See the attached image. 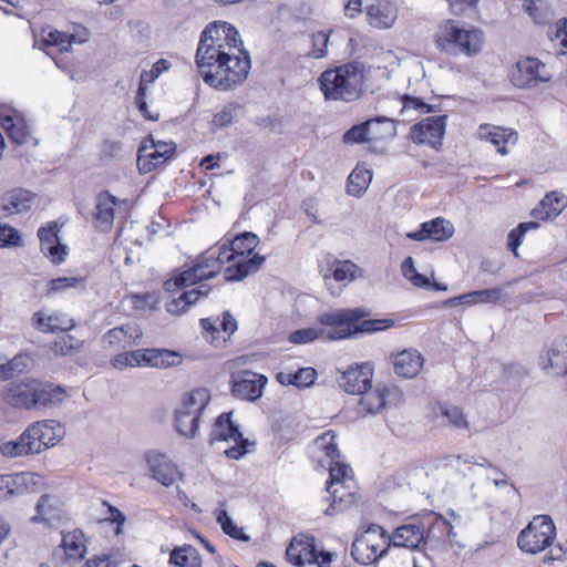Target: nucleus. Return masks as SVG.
<instances>
[{
  "instance_id": "obj_1",
  "label": "nucleus",
  "mask_w": 567,
  "mask_h": 567,
  "mask_svg": "<svg viewBox=\"0 0 567 567\" xmlns=\"http://www.w3.org/2000/svg\"><path fill=\"white\" fill-rule=\"evenodd\" d=\"M196 64L206 84L226 91L247 79L250 56L238 30L228 22L215 21L202 32Z\"/></svg>"
},
{
  "instance_id": "obj_2",
  "label": "nucleus",
  "mask_w": 567,
  "mask_h": 567,
  "mask_svg": "<svg viewBox=\"0 0 567 567\" xmlns=\"http://www.w3.org/2000/svg\"><path fill=\"white\" fill-rule=\"evenodd\" d=\"M315 444L330 460L326 488L330 505L324 509V514L331 516L343 512L354 502V495L350 491L353 481L352 470L339 460L340 452L334 442V435L330 431L318 436Z\"/></svg>"
},
{
  "instance_id": "obj_3",
  "label": "nucleus",
  "mask_w": 567,
  "mask_h": 567,
  "mask_svg": "<svg viewBox=\"0 0 567 567\" xmlns=\"http://www.w3.org/2000/svg\"><path fill=\"white\" fill-rule=\"evenodd\" d=\"M367 81L365 65L350 62L323 71L319 78L320 90L326 100L352 102L363 93Z\"/></svg>"
},
{
  "instance_id": "obj_4",
  "label": "nucleus",
  "mask_w": 567,
  "mask_h": 567,
  "mask_svg": "<svg viewBox=\"0 0 567 567\" xmlns=\"http://www.w3.org/2000/svg\"><path fill=\"white\" fill-rule=\"evenodd\" d=\"M367 313L360 309H337L321 313L318 318L322 326L331 327L327 337L329 340L350 338L355 333H372L383 331L394 324L392 319H367Z\"/></svg>"
},
{
  "instance_id": "obj_5",
  "label": "nucleus",
  "mask_w": 567,
  "mask_h": 567,
  "mask_svg": "<svg viewBox=\"0 0 567 567\" xmlns=\"http://www.w3.org/2000/svg\"><path fill=\"white\" fill-rule=\"evenodd\" d=\"M230 261H236V257L227 240L207 249L193 267L182 271L174 279L166 280L164 287L167 291H173L175 288L194 286L202 280L215 277L221 270L223 265Z\"/></svg>"
},
{
  "instance_id": "obj_6",
  "label": "nucleus",
  "mask_w": 567,
  "mask_h": 567,
  "mask_svg": "<svg viewBox=\"0 0 567 567\" xmlns=\"http://www.w3.org/2000/svg\"><path fill=\"white\" fill-rule=\"evenodd\" d=\"M450 528V523L446 519L431 513L422 519H413L408 524L399 526L389 536V545L421 549L422 545H425L427 542L440 540Z\"/></svg>"
},
{
  "instance_id": "obj_7",
  "label": "nucleus",
  "mask_w": 567,
  "mask_h": 567,
  "mask_svg": "<svg viewBox=\"0 0 567 567\" xmlns=\"http://www.w3.org/2000/svg\"><path fill=\"white\" fill-rule=\"evenodd\" d=\"M259 241V237L250 231H244L234 239L228 240L236 259H239L225 269V279L227 281L241 280L260 269L266 260L264 256L255 254L250 258H245V256L250 255L255 250Z\"/></svg>"
},
{
  "instance_id": "obj_8",
  "label": "nucleus",
  "mask_w": 567,
  "mask_h": 567,
  "mask_svg": "<svg viewBox=\"0 0 567 567\" xmlns=\"http://www.w3.org/2000/svg\"><path fill=\"white\" fill-rule=\"evenodd\" d=\"M483 32L473 27L464 28L453 21L441 27L437 35L439 47L451 54L473 56L480 53L483 45Z\"/></svg>"
},
{
  "instance_id": "obj_9",
  "label": "nucleus",
  "mask_w": 567,
  "mask_h": 567,
  "mask_svg": "<svg viewBox=\"0 0 567 567\" xmlns=\"http://www.w3.org/2000/svg\"><path fill=\"white\" fill-rule=\"evenodd\" d=\"M210 401L208 390L198 388L185 394L175 411V429L188 439L195 437L199 429V419Z\"/></svg>"
},
{
  "instance_id": "obj_10",
  "label": "nucleus",
  "mask_w": 567,
  "mask_h": 567,
  "mask_svg": "<svg viewBox=\"0 0 567 567\" xmlns=\"http://www.w3.org/2000/svg\"><path fill=\"white\" fill-rule=\"evenodd\" d=\"M389 547V535L384 528L372 524L353 540L351 556L361 565H370L384 556Z\"/></svg>"
},
{
  "instance_id": "obj_11",
  "label": "nucleus",
  "mask_w": 567,
  "mask_h": 567,
  "mask_svg": "<svg viewBox=\"0 0 567 567\" xmlns=\"http://www.w3.org/2000/svg\"><path fill=\"white\" fill-rule=\"evenodd\" d=\"M179 362V354L167 349H138L116 354L112 360V365L120 370L127 367L168 368L177 365Z\"/></svg>"
},
{
  "instance_id": "obj_12",
  "label": "nucleus",
  "mask_w": 567,
  "mask_h": 567,
  "mask_svg": "<svg viewBox=\"0 0 567 567\" xmlns=\"http://www.w3.org/2000/svg\"><path fill=\"white\" fill-rule=\"evenodd\" d=\"M556 536V527L547 515H539L524 528L518 537V547L528 554H538L549 547Z\"/></svg>"
},
{
  "instance_id": "obj_13",
  "label": "nucleus",
  "mask_w": 567,
  "mask_h": 567,
  "mask_svg": "<svg viewBox=\"0 0 567 567\" xmlns=\"http://www.w3.org/2000/svg\"><path fill=\"white\" fill-rule=\"evenodd\" d=\"M230 413H223L216 420L214 427L210 432V444L216 442L233 441L234 445L225 450L228 458L238 460L247 453L248 440L243 437L238 426H236L230 417Z\"/></svg>"
},
{
  "instance_id": "obj_14",
  "label": "nucleus",
  "mask_w": 567,
  "mask_h": 567,
  "mask_svg": "<svg viewBox=\"0 0 567 567\" xmlns=\"http://www.w3.org/2000/svg\"><path fill=\"white\" fill-rule=\"evenodd\" d=\"M551 73L546 64L536 58L527 56L518 60L511 72L512 83L520 89H530L539 83L548 82Z\"/></svg>"
},
{
  "instance_id": "obj_15",
  "label": "nucleus",
  "mask_w": 567,
  "mask_h": 567,
  "mask_svg": "<svg viewBox=\"0 0 567 567\" xmlns=\"http://www.w3.org/2000/svg\"><path fill=\"white\" fill-rule=\"evenodd\" d=\"M173 142L154 141L152 137L142 143L137 152V168L141 174H148L167 162L175 153Z\"/></svg>"
},
{
  "instance_id": "obj_16",
  "label": "nucleus",
  "mask_w": 567,
  "mask_h": 567,
  "mask_svg": "<svg viewBox=\"0 0 567 567\" xmlns=\"http://www.w3.org/2000/svg\"><path fill=\"white\" fill-rule=\"evenodd\" d=\"M267 383L268 379L266 375L250 370H241L230 375L233 395L250 402L258 400L262 395Z\"/></svg>"
},
{
  "instance_id": "obj_17",
  "label": "nucleus",
  "mask_w": 567,
  "mask_h": 567,
  "mask_svg": "<svg viewBox=\"0 0 567 567\" xmlns=\"http://www.w3.org/2000/svg\"><path fill=\"white\" fill-rule=\"evenodd\" d=\"M446 115L429 116L411 127V138L416 144H426L433 148L442 145L446 127Z\"/></svg>"
},
{
  "instance_id": "obj_18",
  "label": "nucleus",
  "mask_w": 567,
  "mask_h": 567,
  "mask_svg": "<svg viewBox=\"0 0 567 567\" xmlns=\"http://www.w3.org/2000/svg\"><path fill=\"white\" fill-rule=\"evenodd\" d=\"M61 227L58 221H51L38 230L41 252L56 265L65 260L69 251L68 246L62 244L59 237Z\"/></svg>"
},
{
  "instance_id": "obj_19",
  "label": "nucleus",
  "mask_w": 567,
  "mask_h": 567,
  "mask_svg": "<svg viewBox=\"0 0 567 567\" xmlns=\"http://www.w3.org/2000/svg\"><path fill=\"white\" fill-rule=\"evenodd\" d=\"M148 472L155 481L168 487L172 486L178 475V468L165 453L156 450L147 451L144 454Z\"/></svg>"
},
{
  "instance_id": "obj_20",
  "label": "nucleus",
  "mask_w": 567,
  "mask_h": 567,
  "mask_svg": "<svg viewBox=\"0 0 567 567\" xmlns=\"http://www.w3.org/2000/svg\"><path fill=\"white\" fill-rule=\"evenodd\" d=\"M31 440L35 443L37 453L54 446L63 436L62 425L55 420L37 421L27 427Z\"/></svg>"
},
{
  "instance_id": "obj_21",
  "label": "nucleus",
  "mask_w": 567,
  "mask_h": 567,
  "mask_svg": "<svg viewBox=\"0 0 567 567\" xmlns=\"http://www.w3.org/2000/svg\"><path fill=\"white\" fill-rule=\"evenodd\" d=\"M373 377V368L369 362L349 367L338 382L343 390L350 394L363 393L364 390L371 388Z\"/></svg>"
},
{
  "instance_id": "obj_22",
  "label": "nucleus",
  "mask_w": 567,
  "mask_h": 567,
  "mask_svg": "<svg viewBox=\"0 0 567 567\" xmlns=\"http://www.w3.org/2000/svg\"><path fill=\"white\" fill-rule=\"evenodd\" d=\"M0 124L10 140L18 145L27 144L32 140L31 128L25 117L16 110L0 107Z\"/></svg>"
},
{
  "instance_id": "obj_23",
  "label": "nucleus",
  "mask_w": 567,
  "mask_h": 567,
  "mask_svg": "<svg viewBox=\"0 0 567 567\" xmlns=\"http://www.w3.org/2000/svg\"><path fill=\"white\" fill-rule=\"evenodd\" d=\"M37 379L28 378L11 382L3 391V401L17 409L33 410Z\"/></svg>"
},
{
  "instance_id": "obj_24",
  "label": "nucleus",
  "mask_w": 567,
  "mask_h": 567,
  "mask_svg": "<svg viewBox=\"0 0 567 567\" xmlns=\"http://www.w3.org/2000/svg\"><path fill=\"white\" fill-rule=\"evenodd\" d=\"M35 194L25 188H14L0 197V210L10 216L29 212L35 202Z\"/></svg>"
},
{
  "instance_id": "obj_25",
  "label": "nucleus",
  "mask_w": 567,
  "mask_h": 567,
  "mask_svg": "<svg viewBox=\"0 0 567 567\" xmlns=\"http://www.w3.org/2000/svg\"><path fill=\"white\" fill-rule=\"evenodd\" d=\"M477 135L480 140L493 144L502 155H506L507 146L515 145L518 140V134L514 130L492 124L480 125Z\"/></svg>"
},
{
  "instance_id": "obj_26",
  "label": "nucleus",
  "mask_w": 567,
  "mask_h": 567,
  "mask_svg": "<svg viewBox=\"0 0 567 567\" xmlns=\"http://www.w3.org/2000/svg\"><path fill=\"white\" fill-rule=\"evenodd\" d=\"M117 203L118 199L107 192H101L96 196L93 213V225L95 229L102 233H109L112 229Z\"/></svg>"
},
{
  "instance_id": "obj_27",
  "label": "nucleus",
  "mask_w": 567,
  "mask_h": 567,
  "mask_svg": "<svg viewBox=\"0 0 567 567\" xmlns=\"http://www.w3.org/2000/svg\"><path fill=\"white\" fill-rule=\"evenodd\" d=\"M66 398L65 389L37 379L33 410H48L59 406Z\"/></svg>"
},
{
  "instance_id": "obj_28",
  "label": "nucleus",
  "mask_w": 567,
  "mask_h": 567,
  "mask_svg": "<svg viewBox=\"0 0 567 567\" xmlns=\"http://www.w3.org/2000/svg\"><path fill=\"white\" fill-rule=\"evenodd\" d=\"M454 227L451 221L437 217L431 221H425L421 225L420 229L406 234V237L412 240H426L444 241L453 236Z\"/></svg>"
},
{
  "instance_id": "obj_29",
  "label": "nucleus",
  "mask_w": 567,
  "mask_h": 567,
  "mask_svg": "<svg viewBox=\"0 0 567 567\" xmlns=\"http://www.w3.org/2000/svg\"><path fill=\"white\" fill-rule=\"evenodd\" d=\"M142 331L135 323H126L109 330L103 340L110 348L127 349L140 343Z\"/></svg>"
},
{
  "instance_id": "obj_30",
  "label": "nucleus",
  "mask_w": 567,
  "mask_h": 567,
  "mask_svg": "<svg viewBox=\"0 0 567 567\" xmlns=\"http://www.w3.org/2000/svg\"><path fill=\"white\" fill-rule=\"evenodd\" d=\"M169 66L168 61L161 59L158 60L150 71H143L140 78L138 90L135 96V104L141 114L147 120H156L147 111L146 89L148 83H153L164 70Z\"/></svg>"
},
{
  "instance_id": "obj_31",
  "label": "nucleus",
  "mask_w": 567,
  "mask_h": 567,
  "mask_svg": "<svg viewBox=\"0 0 567 567\" xmlns=\"http://www.w3.org/2000/svg\"><path fill=\"white\" fill-rule=\"evenodd\" d=\"M391 394L399 395L400 393L396 389L389 390L381 385L368 388L363 393H359V395H361L359 402L360 412H365L368 414L379 413L385 406L386 396Z\"/></svg>"
},
{
  "instance_id": "obj_32",
  "label": "nucleus",
  "mask_w": 567,
  "mask_h": 567,
  "mask_svg": "<svg viewBox=\"0 0 567 567\" xmlns=\"http://www.w3.org/2000/svg\"><path fill=\"white\" fill-rule=\"evenodd\" d=\"M367 17L370 25L378 29H389L396 20V8L389 1L377 0L367 7Z\"/></svg>"
},
{
  "instance_id": "obj_33",
  "label": "nucleus",
  "mask_w": 567,
  "mask_h": 567,
  "mask_svg": "<svg viewBox=\"0 0 567 567\" xmlns=\"http://www.w3.org/2000/svg\"><path fill=\"white\" fill-rule=\"evenodd\" d=\"M10 494L23 495L25 493H39L45 486L44 477L33 472H20L9 475Z\"/></svg>"
},
{
  "instance_id": "obj_34",
  "label": "nucleus",
  "mask_w": 567,
  "mask_h": 567,
  "mask_svg": "<svg viewBox=\"0 0 567 567\" xmlns=\"http://www.w3.org/2000/svg\"><path fill=\"white\" fill-rule=\"evenodd\" d=\"M566 206L567 198L563 194L550 192L532 210L530 215L536 219L548 220L557 217Z\"/></svg>"
},
{
  "instance_id": "obj_35",
  "label": "nucleus",
  "mask_w": 567,
  "mask_h": 567,
  "mask_svg": "<svg viewBox=\"0 0 567 567\" xmlns=\"http://www.w3.org/2000/svg\"><path fill=\"white\" fill-rule=\"evenodd\" d=\"M394 371L404 378H414L423 367V358L416 350H404L393 361Z\"/></svg>"
},
{
  "instance_id": "obj_36",
  "label": "nucleus",
  "mask_w": 567,
  "mask_h": 567,
  "mask_svg": "<svg viewBox=\"0 0 567 567\" xmlns=\"http://www.w3.org/2000/svg\"><path fill=\"white\" fill-rule=\"evenodd\" d=\"M286 556L296 566L313 564V560H316L315 539L298 540L295 538L288 546Z\"/></svg>"
},
{
  "instance_id": "obj_37",
  "label": "nucleus",
  "mask_w": 567,
  "mask_h": 567,
  "mask_svg": "<svg viewBox=\"0 0 567 567\" xmlns=\"http://www.w3.org/2000/svg\"><path fill=\"white\" fill-rule=\"evenodd\" d=\"M35 443L31 440L25 429L19 437L0 444V453L4 457H21L30 454H38Z\"/></svg>"
},
{
  "instance_id": "obj_38",
  "label": "nucleus",
  "mask_w": 567,
  "mask_h": 567,
  "mask_svg": "<svg viewBox=\"0 0 567 567\" xmlns=\"http://www.w3.org/2000/svg\"><path fill=\"white\" fill-rule=\"evenodd\" d=\"M210 287L207 284H202L197 288L185 291L178 298L173 299L167 303L166 310L172 315L184 313L189 306L194 305L202 297L208 295Z\"/></svg>"
},
{
  "instance_id": "obj_39",
  "label": "nucleus",
  "mask_w": 567,
  "mask_h": 567,
  "mask_svg": "<svg viewBox=\"0 0 567 567\" xmlns=\"http://www.w3.org/2000/svg\"><path fill=\"white\" fill-rule=\"evenodd\" d=\"M200 326L206 333V339L210 338V342L215 341V334L219 333V328L228 336L237 330L236 319L228 312L223 313V319L205 318L200 320Z\"/></svg>"
},
{
  "instance_id": "obj_40",
  "label": "nucleus",
  "mask_w": 567,
  "mask_h": 567,
  "mask_svg": "<svg viewBox=\"0 0 567 567\" xmlns=\"http://www.w3.org/2000/svg\"><path fill=\"white\" fill-rule=\"evenodd\" d=\"M61 547L66 558L80 560L86 553L84 534L80 529L62 533Z\"/></svg>"
},
{
  "instance_id": "obj_41",
  "label": "nucleus",
  "mask_w": 567,
  "mask_h": 567,
  "mask_svg": "<svg viewBox=\"0 0 567 567\" xmlns=\"http://www.w3.org/2000/svg\"><path fill=\"white\" fill-rule=\"evenodd\" d=\"M377 121H364L360 124L353 125L343 134V143L363 144L378 142V138L381 137V134L378 135V133L372 130V126Z\"/></svg>"
},
{
  "instance_id": "obj_42",
  "label": "nucleus",
  "mask_w": 567,
  "mask_h": 567,
  "mask_svg": "<svg viewBox=\"0 0 567 567\" xmlns=\"http://www.w3.org/2000/svg\"><path fill=\"white\" fill-rule=\"evenodd\" d=\"M169 563L173 567H202V556L192 545H183L171 551Z\"/></svg>"
},
{
  "instance_id": "obj_43",
  "label": "nucleus",
  "mask_w": 567,
  "mask_h": 567,
  "mask_svg": "<svg viewBox=\"0 0 567 567\" xmlns=\"http://www.w3.org/2000/svg\"><path fill=\"white\" fill-rule=\"evenodd\" d=\"M558 368L567 372V338L555 340L548 350V363H542V369Z\"/></svg>"
},
{
  "instance_id": "obj_44",
  "label": "nucleus",
  "mask_w": 567,
  "mask_h": 567,
  "mask_svg": "<svg viewBox=\"0 0 567 567\" xmlns=\"http://www.w3.org/2000/svg\"><path fill=\"white\" fill-rule=\"evenodd\" d=\"M31 358L25 353H18L10 361L0 364V380H9L16 374L23 373L29 369Z\"/></svg>"
},
{
  "instance_id": "obj_45",
  "label": "nucleus",
  "mask_w": 567,
  "mask_h": 567,
  "mask_svg": "<svg viewBox=\"0 0 567 567\" xmlns=\"http://www.w3.org/2000/svg\"><path fill=\"white\" fill-rule=\"evenodd\" d=\"M372 175L368 169L354 168L348 177L347 190L349 195L361 196L368 188Z\"/></svg>"
},
{
  "instance_id": "obj_46",
  "label": "nucleus",
  "mask_w": 567,
  "mask_h": 567,
  "mask_svg": "<svg viewBox=\"0 0 567 567\" xmlns=\"http://www.w3.org/2000/svg\"><path fill=\"white\" fill-rule=\"evenodd\" d=\"M215 516L217 523L220 525L223 532L230 536L234 539L248 542L250 537L245 534L244 529L241 527H238L231 517L228 515V513L225 509H216Z\"/></svg>"
},
{
  "instance_id": "obj_47",
  "label": "nucleus",
  "mask_w": 567,
  "mask_h": 567,
  "mask_svg": "<svg viewBox=\"0 0 567 567\" xmlns=\"http://www.w3.org/2000/svg\"><path fill=\"white\" fill-rule=\"evenodd\" d=\"M82 347V340L76 339L71 334H64L59 340L53 342L51 350L56 355L66 357L76 354L81 351Z\"/></svg>"
},
{
  "instance_id": "obj_48",
  "label": "nucleus",
  "mask_w": 567,
  "mask_h": 567,
  "mask_svg": "<svg viewBox=\"0 0 567 567\" xmlns=\"http://www.w3.org/2000/svg\"><path fill=\"white\" fill-rule=\"evenodd\" d=\"M243 113V106L238 103H228L214 115L213 125L215 127L229 126L236 121Z\"/></svg>"
},
{
  "instance_id": "obj_49",
  "label": "nucleus",
  "mask_w": 567,
  "mask_h": 567,
  "mask_svg": "<svg viewBox=\"0 0 567 567\" xmlns=\"http://www.w3.org/2000/svg\"><path fill=\"white\" fill-rule=\"evenodd\" d=\"M331 271L336 281H351L357 278L360 268L351 260H334L331 265Z\"/></svg>"
},
{
  "instance_id": "obj_50",
  "label": "nucleus",
  "mask_w": 567,
  "mask_h": 567,
  "mask_svg": "<svg viewBox=\"0 0 567 567\" xmlns=\"http://www.w3.org/2000/svg\"><path fill=\"white\" fill-rule=\"evenodd\" d=\"M539 227L537 221L520 223L516 228L512 229L507 236V247L517 257V249L523 241L525 234L529 229Z\"/></svg>"
},
{
  "instance_id": "obj_51",
  "label": "nucleus",
  "mask_w": 567,
  "mask_h": 567,
  "mask_svg": "<svg viewBox=\"0 0 567 567\" xmlns=\"http://www.w3.org/2000/svg\"><path fill=\"white\" fill-rule=\"evenodd\" d=\"M331 327L329 329H316V328H307L296 330L289 336V341L295 344L309 343L319 338L328 339L327 334L330 332Z\"/></svg>"
},
{
  "instance_id": "obj_52",
  "label": "nucleus",
  "mask_w": 567,
  "mask_h": 567,
  "mask_svg": "<svg viewBox=\"0 0 567 567\" xmlns=\"http://www.w3.org/2000/svg\"><path fill=\"white\" fill-rule=\"evenodd\" d=\"M441 414L446 417L449 424L455 429H468V421L466 420L463 410L454 405H440Z\"/></svg>"
},
{
  "instance_id": "obj_53",
  "label": "nucleus",
  "mask_w": 567,
  "mask_h": 567,
  "mask_svg": "<svg viewBox=\"0 0 567 567\" xmlns=\"http://www.w3.org/2000/svg\"><path fill=\"white\" fill-rule=\"evenodd\" d=\"M43 42L47 47H56L63 52L68 51L72 43L75 42V35H68L58 30H51L43 38Z\"/></svg>"
},
{
  "instance_id": "obj_54",
  "label": "nucleus",
  "mask_w": 567,
  "mask_h": 567,
  "mask_svg": "<svg viewBox=\"0 0 567 567\" xmlns=\"http://www.w3.org/2000/svg\"><path fill=\"white\" fill-rule=\"evenodd\" d=\"M55 319V317L45 316L41 311L35 312L32 318L33 327L42 333L68 331V327L53 323Z\"/></svg>"
},
{
  "instance_id": "obj_55",
  "label": "nucleus",
  "mask_w": 567,
  "mask_h": 567,
  "mask_svg": "<svg viewBox=\"0 0 567 567\" xmlns=\"http://www.w3.org/2000/svg\"><path fill=\"white\" fill-rule=\"evenodd\" d=\"M329 42V33L324 31L316 32L311 35V50L308 55L313 59H321L327 54V45Z\"/></svg>"
},
{
  "instance_id": "obj_56",
  "label": "nucleus",
  "mask_w": 567,
  "mask_h": 567,
  "mask_svg": "<svg viewBox=\"0 0 567 567\" xmlns=\"http://www.w3.org/2000/svg\"><path fill=\"white\" fill-rule=\"evenodd\" d=\"M369 121H377V123L372 126V130L375 131L378 135L381 134V137L378 138V142L388 138H393L395 136L396 132L393 120L386 116H377L370 118Z\"/></svg>"
},
{
  "instance_id": "obj_57",
  "label": "nucleus",
  "mask_w": 567,
  "mask_h": 567,
  "mask_svg": "<svg viewBox=\"0 0 567 567\" xmlns=\"http://www.w3.org/2000/svg\"><path fill=\"white\" fill-rule=\"evenodd\" d=\"M21 237L18 230L7 224H0V248L19 246Z\"/></svg>"
},
{
  "instance_id": "obj_58",
  "label": "nucleus",
  "mask_w": 567,
  "mask_h": 567,
  "mask_svg": "<svg viewBox=\"0 0 567 567\" xmlns=\"http://www.w3.org/2000/svg\"><path fill=\"white\" fill-rule=\"evenodd\" d=\"M83 282L80 277H59L49 282V292H61L68 288L76 287Z\"/></svg>"
},
{
  "instance_id": "obj_59",
  "label": "nucleus",
  "mask_w": 567,
  "mask_h": 567,
  "mask_svg": "<svg viewBox=\"0 0 567 567\" xmlns=\"http://www.w3.org/2000/svg\"><path fill=\"white\" fill-rule=\"evenodd\" d=\"M122 154V144L117 141L105 140L101 146V158L104 161L118 159Z\"/></svg>"
},
{
  "instance_id": "obj_60",
  "label": "nucleus",
  "mask_w": 567,
  "mask_h": 567,
  "mask_svg": "<svg viewBox=\"0 0 567 567\" xmlns=\"http://www.w3.org/2000/svg\"><path fill=\"white\" fill-rule=\"evenodd\" d=\"M317 378V372L312 368H300L293 372L295 385L297 388H307L311 385Z\"/></svg>"
},
{
  "instance_id": "obj_61",
  "label": "nucleus",
  "mask_w": 567,
  "mask_h": 567,
  "mask_svg": "<svg viewBox=\"0 0 567 567\" xmlns=\"http://www.w3.org/2000/svg\"><path fill=\"white\" fill-rule=\"evenodd\" d=\"M402 112L409 111V110H416L420 112V114L431 113L433 112V107L426 103H424L422 100L417 97H412L409 95L402 96Z\"/></svg>"
},
{
  "instance_id": "obj_62",
  "label": "nucleus",
  "mask_w": 567,
  "mask_h": 567,
  "mask_svg": "<svg viewBox=\"0 0 567 567\" xmlns=\"http://www.w3.org/2000/svg\"><path fill=\"white\" fill-rule=\"evenodd\" d=\"M503 296L501 288H489L483 290H475V298L477 303H496Z\"/></svg>"
},
{
  "instance_id": "obj_63",
  "label": "nucleus",
  "mask_w": 567,
  "mask_h": 567,
  "mask_svg": "<svg viewBox=\"0 0 567 567\" xmlns=\"http://www.w3.org/2000/svg\"><path fill=\"white\" fill-rule=\"evenodd\" d=\"M107 507V516L105 517V522H111L116 524L115 534L120 535L123 532V525L126 522V516L116 507L109 503H104Z\"/></svg>"
},
{
  "instance_id": "obj_64",
  "label": "nucleus",
  "mask_w": 567,
  "mask_h": 567,
  "mask_svg": "<svg viewBox=\"0 0 567 567\" xmlns=\"http://www.w3.org/2000/svg\"><path fill=\"white\" fill-rule=\"evenodd\" d=\"M87 567H115L116 560L112 555L96 556L86 561Z\"/></svg>"
}]
</instances>
